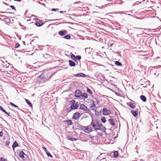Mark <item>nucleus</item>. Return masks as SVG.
Returning a JSON list of instances; mask_svg holds the SVG:
<instances>
[{
    "label": "nucleus",
    "mask_w": 161,
    "mask_h": 161,
    "mask_svg": "<svg viewBox=\"0 0 161 161\" xmlns=\"http://www.w3.org/2000/svg\"><path fill=\"white\" fill-rule=\"evenodd\" d=\"M89 125L87 126H80V129L85 132L89 133L92 131V128L91 126Z\"/></svg>",
    "instance_id": "obj_3"
},
{
    "label": "nucleus",
    "mask_w": 161,
    "mask_h": 161,
    "mask_svg": "<svg viewBox=\"0 0 161 161\" xmlns=\"http://www.w3.org/2000/svg\"><path fill=\"white\" fill-rule=\"evenodd\" d=\"M42 148L44 149V150L45 152H46H46H47L48 151L47 150V148L45 147H42Z\"/></svg>",
    "instance_id": "obj_38"
},
{
    "label": "nucleus",
    "mask_w": 161,
    "mask_h": 161,
    "mask_svg": "<svg viewBox=\"0 0 161 161\" xmlns=\"http://www.w3.org/2000/svg\"><path fill=\"white\" fill-rule=\"evenodd\" d=\"M140 99L143 102H146L147 100L146 97L144 95H142L140 96Z\"/></svg>",
    "instance_id": "obj_18"
},
{
    "label": "nucleus",
    "mask_w": 161,
    "mask_h": 161,
    "mask_svg": "<svg viewBox=\"0 0 161 161\" xmlns=\"http://www.w3.org/2000/svg\"><path fill=\"white\" fill-rule=\"evenodd\" d=\"M59 12L61 13V14H63V11H59Z\"/></svg>",
    "instance_id": "obj_56"
},
{
    "label": "nucleus",
    "mask_w": 161,
    "mask_h": 161,
    "mask_svg": "<svg viewBox=\"0 0 161 161\" xmlns=\"http://www.w3.org/2000/svg\"><path fill=\"white\" fill-rule=\"evenodd\" d=\"M39 77H40V78H41V79H42V77L41 78V76H39Z\"/></svg>",
    "instance_id": "obj_64"
},
{
    "label": "nucleus",
    "mask_w": 161,
    "mask_h": 161,
    "mask_svg": "<svg viewBox=\"0 0 161 161\" xmlns=\"http://www.w3.org/2000/svg\"><path fill=\"white\" fill-rule=\"evenodd\" d=\"M2 111L4 113H5L6 114H7L8 113L4 109Z\"/></svg>",
    "instance_id": "obj_44"
},
{
    "label": "nucleus",
    "mask_w": 161,
    "mask_h": 161,
    "mask_svg": "<svg viewBox=\"0 0 161 161\" xmlns=\"http://www.w3.org/2000/svg\"><path fill=\"white\" fill-rule=\"evenodd\" d=\"M81 97L82 98H84V99H86L88 97V95L86 93H84L81 94Z\"/></svg>",
    "instance_id": "obj_19"
},
{
    "label": "nucleus",
    "mask_w": 161,
    "mask_h": 161,
    "mask_svg": "<svg viewBox=\"0 0 161 161\" xmlns=\"http://www.w3.org/2000/svg\"><path fill=\"white\" fill-rule=\"evenodd\" d=\"M92 49L90 47L86 48L85 49V52L86 54H90L92 55Z\"/></svg>",
    "instance_id": "obj_8"
},
{
    "label": "nucleus",
    "mask_w": 161,
    "mask_h": 161,
    "mask_svg": "<svg viewBox=\"0 0 161 161\" xmlns=\"http://www.w3.org/2000/svg\"><path fill=\"white\" fill-rule=\"evenodd\" d=\"M63 38L69 40L71 36H70V35L69 34V35H67L64 36L63 37Z\"/></svg>",
    "instance_id": "obj_25"
},
{
    "label": "nucleus",
    "mask_w": 161,
    "mask_h": 161,
    "mask_svg": "<svg viewBox=\"0 0 161 161\" xmlns=\"http://www.w3.org/2000/svg\"><path fill=\"white\" fill-rule=\"evenodd\" d=\"M6 114L7 115L9 116H10V115L9 114V113H8L7 114Z\"/></svg>",
    "instance_id": "obj_54"
},
{
    "label": "nucleus",
    "mask_w": 161,
    "mask_h": 161,
    "mask_svg": "<svg viewBox=\"0 0 161 161\" xmlns=\"http://www.w3.org/2000/svg\"><path fill=\"white\" fill-rule=\"evenodd\" d=\"M87 92L91 94H92V92L89 88L88 87H87Z\"/></svg>",
    "instance_id": "obj_32"
},
{
    "label": "nucleus",
    "mask_w": 161,
    "mask_h": 161,
    "mask_svg": "<svg viewBox=\"0 0 161 161\" xmlns=\"http://www.w3.org/2000/svg\"><path fill=\"white\" fill-rule=\"evenodd\" d=\"M92 103L90 105V107L92 108V110H94L95 111H96L95 108L97 109V108L96 107L95 101L93 100H92Z\"/></svg>",
    "instance_id": "obj_11"
},
{
    "label": "nucleus",
    "mask_w": 161,
    "mask_h": 161,
    "mask_svg": "<svg viewBox=\"0 0 161 161\" xmlns=\"http://www.w3.org/2000/svg\"><path fill=\"white\" fill-rule=\"evenodd\" d=\"M69 62L70 66L71 67H74L75 66V64L73 61L71 60H69Z\"/></svg>",
    "instance_id": "obj_17"
},
{
    "label": "nucleus",
    "mask_w": 161,
    "mask_h": 161,
    "mask_svg": "<svg viewBox=\"0 0 161 161\" xmlns=\"http://www.w3.org/2000/svg\"><path fill=\"white\" fill-rule=\"evenodd\" d=\"M63 14H66V11H63Z\"/></svg>",
    "instance_id": "obj_52"
},
{
    "label": "nucleus",
    "mask_w": 161,
    "mask_h": 161,
    "mask_svg": "<svg viewBox=\"0 0 161 161\" xmlns=\"http://www.w3.org/2000/svg\"><path fill=\"white\" fill-rule=\"evenodd\" d=\"M0 16H1V17H5L6 16H4V15H2L1 14H0Z\"/></svg>",
    "instance_id": "obj_55"
},
{
    "label": "nucleus",
    "mask_w": 161,
    "mask_h": 161,
    "mask_svg": "<svg viewBox=\"0 0 161 161\" xmlns=\"http://www.w3.org/2000/svg\"><path fill=\"white\" fill-rule=\"evenodd\" d=\"M3 161H7V159H4V160H3Z\"/></svg>",
    "instance_id": "obj_58"
},
{
    "label": "nucleus",
    "mask_w": 161,
    "mask_h": 161,
    "mask_svg": "<svg viewBox=\"0 0 161 161\" xmlns=\"http://www.w3.org/2000/svg\"><path fill=\"white\" fill-rule=\"evenodd\" d=\"M9 6V7L11 8L12 9L14 10L15 11H16V8H15V7L14 6H13V5H10Z\"/></svg>",
    "instance_id": "obj_34"
},
{
    "label": "nucleus",
    "mask_w": 161,
    "mask_h": 161,
    "mask_svg": "<svg viewBox=\"0 0 161 161\" xmlns=\"http://www.w3.org/2000/svg\"><path fill=\"white\" fill-rule=\"evenodd\" d=\"M3 135V131H0V136L2 137Z\"/></svg>",
    "instance_id": "obj_40"
},
{
    "label": "nucleus",
    "mask_w": 161,
    "mask_h": 161,
    "mask_svg": "<svg viewBox=\"0 0 161 161\" xmlns=\"http://www.w3.org/2000/svg\"><path fill=\"white\" fill-rule=\"evenodd\" d=\"M4 21L6 23H8L10 22L11 20L10 19L7 18H4Z\"/></svg>",
    "instance_id": "obj_26"
},
{
    "label": "nucleus",
    "mask_w": 161,
    "mask_h": 161,
    "mask_svg": "<svg viewBox=\"0 0 161 161\" xmlns=\"http://www.w3.org/2000/svg\"><path fill=\"white\" fill-rule=\"evenodd\" d=\"M115 64L116 65L119 66H121L122 65V63L118 61H115Z\"/></svg>",
    "instance_id": "obj_22"
},
{
    "label": "nucleus",
    "mask_w": 161,
    "mask_h": 161,
    "mask_svg": "<svg viewBox=\"0 0 161 161\" xmlns=\"http://www.w3.org/2000/svg\"><path fill=\"white\" fill-rule=\"evenodd\" d=\"M129 12H130V13H132V11H129Z\"/></svg>",
    "instance_id": "obj_61"
},
{
    "label": "nucleus",
    "mask_w": 161,
    "mask_h": 161,
    "mask_svg": "<svg viewBox=\"0 0 161 161\" xmlns=\"http://www.w3.org/2000/svg\"><path fill=\"white\" fill-rule=\"evenodd\" d=\"M128 105L129 106V107L132 108H134L135 107V106H133V103L131 102L129 103Z\"/></svg>",
    "instance_id": "obj_29"
},
{
    "label": "nucleus",
    "mask_w": 161,
    "mask_h": 161,
    "mask_svg": "<svg viewBox=\"0 0 161 161\" xmlns=\"http://www.w3.org/2000/svg\"><path fill=\"white\" fill-rule=\"evenodd\" d=\"M101 120L102 121V122H103V123H105L106 122V119L105 118L104 116L102 117L101 118Z\"/></svg>",
    "instance_id": "obj_28"
},
{
    "label": "nucleus",
    "mask_w": 161,
    "mask_h": 161,
    "mask_svg": "<svg viewBox=\"0 0 161 161\" xmlns=\"http://www.w3.org/2000/svg\"><path fill=\"white\" fill-rule=\"evenodd\" d=\"M0 109L1 110H2V111L4 109L3 108V107L2 106H0Z\"/></svg>",
    "instance_id": "obj_46"
},
{
    "label": "nucleus",
    "mask_w": 161,
    "mask_h": 161,
    "mask_svg": "<svg viewBox=\"0 0 161 161\" xmlns=\"http://www.w3.org/2000/svg\"><path fill=\"white\" fill-rule=\"evenodd\" d=\"M65 121L67 122V124L68 125H72V122L70 120H66Z\"/></svg>",
    "instance_id": "obj_24"
},
{
    "label": "nucleus",
    "mask_w": 161,
    "mask_h": 161,
    "mask_svg": "<svg viewBox=\"0 0 161 161\" xmlns=\"http://www.w3.org/2000/svg\"><path fill=\"white\" fill-rule=\"evenodd\" d=\"M109 123L110 125H112V126L115 125V123L114 122V120L113 119H110L108 120Z\"/></svg>",
    "instance_id": "obj_20"
},
{
    "label": "nucleus",
    "mask_w": 161,
    "mask_h": 161,
    "mask_svg": "<svg viewBox=\"0 0 161 161\" xmlns=\"http://www.w3.org/2000/svg\"><path fill=\"white\" fill-rule=\"evenodd\" d=\"M67 31L66 30H62L58 31V34L61 36H64L67 33Z\"/></svg>",
    "instance_id": "obj_12"
},
{
    "label": "nucleus",
    "mask_w": 161,
    "mask_h": 161,
    "mask_svg": "<svg viewBox=\"0 0 161 161\" xmlns=\"http://www.w3.org/2000/svg\"><path fill=\"white\" fill-rule=\"evenodd\" d=\"M52 11H58L59 10V9L58 8H52L51 9Z\"/></svg>",
    "instance_id": "obj_36"
},
{
    "label": "nucleus",
    "mask_w": 161,
    "mask_h": 161,
    "mask_svg": "<svg viewBox=\"0 0 161 161\" xmlns=\"http://www.w3.org/2000/svg\"><path fill=\"white\" fill-rule=\"evenodd\" d=\"M47 22V21H46L45 22V23L44 24H43L42 22V20H40L39 21L36 22L35 23V25L37 26L40 27L42 26V25H43L44 23H45Z\"/></svg>",
    "instance_id": "obj_10"
},
{
    "label": "nucleus",
    "mask_w": 161,
    "mask_h": 161,
    "mask_svg": "<svg viewBox=\"0 0 161 161\" xmlns=\"http://www.w3.org/2000/svg\"><path fill=\"white\" fill-rule=\"evenodd\" d=\"M76 60L77 59L78 60H80L81 59V56L80 55H78L75 56Z\"/></svg>",
    "instance_id": "obj_33"
},
{
    "label": "nucleus",
    "mask_w": 161,
    "mask_h": 161,
    "mask_svg": "<svg viewBox=\"0 0 161 161\" xmlns=\"http://www.w3.org/2000/svg\"><path fill=\"white\" fill-rule=\"evenodd\" d=\"M0 66L2 67H3V68H4V67H5V65L3 64H0Z\"/></svg>",
    "instance_id": "obj_42"
},
{
    "label": "nucleus",
    "mask_w": 161,
    "mask_h": 161,
    "mask_svg": "<svg viewBox=\"0 0 161 161\" xmlns=\"http://www.w3.org/2000/svg\"><path fill=\"white\" fill-rule=\"evenodd\" d=\"M71 58L75 62L76 61V60L75 56L74 54H71Z\"/></svg>",
    "instance_id": "obj_27"
},
{
    "label": "nucleus",
    "mask_w": 161,
    "mask_h": 161,
    "mask_svg": "<svg viewBox=\"0 0 161 161\" xmlns=\"http://www.w3.org/2000/svg\"><path fill=\"white\" fill-rule=\"evenodd\" d=\"M14 1H17L18 2H20L21 1V0H14Z\"/></svg>",
    "instance_id": "obj_50"
},
{
    "label": "nucleus",
    "mask_w": 161,
    "mask_h": 161,
    "mask_svg": "<svg viewBox=\"0 0 161 161\" xmlns=\"http://www.w3.org/2000/svg\"><path fill=\"white\" fill-rule=\"evenodd\" d=\"M4 3L5 5H8V4H7V3Z\"/></svg>",
    "instance_id": "obj_59"
},
{
    "label": "nucleus",
    "mask_w": 161,
    "mask_h": 161,
    "mask_svg": "<svg viewBox=\"0 0 161 161\" xmlns=\"http://www.w3.org/2000/svg\"><path fill=\"white\" fill-rule=\"evenodd\" d=\"M23 44L24 45H25V42H23Z\"/></svg>",
    "instance_id": "obj_57"
},
{
    "label": "nucleus",
    "mask_w": 161,
    "mask_h": 161,
    "mask_svg": "<svg viewBox=\"0 0 161 161\" xmlns=\"http://www.w3.org/2000/svg\"><path fill=\"white\" fill-rule=\"evenodd\" d=\"M0 71L1 72H2V70H1V69H0Z\"/></svg>",
    "instance_id": "obj_62"
},
{
    "label": "nucleus",
    "mask_w": 161,
    "mask_h": 161,
    "mask_svg": "<svg viewBox=\"0 0 161 161\" xmlns=\"http://www.w3.org/2000/svg\"><path fill=\"white\" fill-rule=\"evenodd\" d=\"M59 19H54L53 20H49V21H57L59 20Z\"/></svg>",
    "instance_id": "obj_47"
},
{
    "label": "nucleus",
    "mask_w": 161,
    "mask_h": 161,
    "mask_svg": "<svg viewBox=\"0 0 161 161\" xmlns=\"http://www.w3.org/2000/svg\"><path fill=\"white\" fill-rule=\"evenodd\" d=\"M19 146V145L18 144V143L16 141H15L12 145L13 149L14 151L15 148L18 147Z\"/></svg>",
    "instance_id": "obj_15"
},
{
    "label": "nucleus",
    "mask_w": 161,
    "mask_h": 161,
    "mask_svg": "<svg viewBox=\"0 0 161 161\" xmlns=\"http://www.w3.org/2000/svg\"><path fill=\"white\" fill-rule=\"evenodd\" d=\"M99 103V102L97 100H96L95 102V104L96 105L98 104Z\"/></svg>",
    "instance_id": "obj_43"
},
{
    "label": "nucleus",
    "mask_w": 161,
    "mask_h": 161,
    "mask_svg": "<svg viewBox=\"0 0 161 161\" xmlns=\"http://www.w3.org/2000/svg\"><path fill=\"white\" fill-rule=\"evenodd\" d=\"M81 94V92L80 90L78 89L75 91V96L76 97H80Z\"/></svg>",
    "instance_id": "obj_7"
},
{
    "label": "nucleus",
    "mask_w": 161,
    "mask_h": 161,
    "mask_svg": "<svg viewBox=\"0 0 161 161\" xmlns=\"http://www.w3.org/2000/svg\"><path fill=\"white\" fill-rule=\"evenodd\" d=\"M128 15H129V16H131L132 17H133V16L132 15H131V14H128Z\"/></svg>",
    "instance_id": "obj_51"
},
{
    "label": "nucleus",
    "mask_w": 161,
    "mask_h": 161,
    "mask_svg": "<svg viewBox=\"0 0 161 161\" xmlns=\"http://www.w3.org/2000/svg\"><path fill=\"white\" fill-rule=\"evenodd\" d=\"M19 25H20V26H23V27L24 26L22 25L21 24V23H20V22H19Z\"/></svg>",
    "instance_id": "obj_53"
},
{
    "label": "nucleus",
    "mask_w": 161,
    "mask_h": 161,
    "mask_svg": "<svg viewBox=\"0 0 161 161\" xmlns=\"http://www.w3.org/2000/svg\"><path fill=\"white\" fill-rule=\"evenodd\" d=\"M10 142L9 141H7L6 142V145L7 146H8L10 144Z\"/></svg>",
    "instance_id": "obj_37"
},
{
    "label": "nucleus",
    "mask_w": 161,
    "mask_h": 161,
    "mask_svg": "<svg viewBox=\"0 0 161 161\" xmlns=\"http://www.w3.org/2000/svg\"><path fill=\"white\" fill-rule=\"evenodd\" d=\"M80 109L83 110L86 113H88L89 111V109L84 104H80Z\"/></svg>",
    "instance_id": "obj_5"
},
{
    "label": "nucleus",
    "mask_w": 161,
    "mask_h": 161,
    "mask_svg": "<svg viewBox=\"0 0 161 161\" xmlns=\"http://www.w3.org/2000/svg\"><path fill=\"white\" fill-rule=\"evenodd\" d=\"M1 61H2V62H3V63H4V62H3L2 60H1Z\"/></svg>",
    "instance_id": "obj_63"
},
{
    "label": "nucleus",
    "mask_w": 161,
    "mask_h": 161,
    "mask_svg": "<svg viewBox=\"0 0 161 161\" xmlns=\"http://www.w3.org/2000/svg\"><path fill=\"white\" fill-rule=\"evenodd\" d=\"M80 115L78 112H76L75 113L73 116L72 118L73 119L76 120L77 119H79L80 117Z\"/></svg>",
    "instance_id": "obj_6"
},
{
    "label": "nucleus",
    "mask_w": 161,
    "mask_h": 161,
    "mask_svg": "<svg viewBox=\"0 0 161 161\" xmlns=\"http://www.w3.org/2000/svg\"><path fill=\"white\" fill-rule=\"evenodd\" d=\"M102 112L103 114L104 115H108L111 114V111L106 108H103Z\"/></svg>",
    "instance_id": "obj_4"
},
{
    "label": "nucleus",
    "mask_w": 161,
    "mask_h": 161,
    "mask_svg": "<svg viewBox=\"0 0 161 161\" xmlns=\"http://www.w3.org/2000/svg\"><path fill=\"white\" fill-rule=\"evenodd\" d=\"M25 101L27 104L30 107L32 108V105L31 102L27 99H25Z\"/></svg>",
    "instance_id": "obj_21"
},
{
    "label": "nucleus",
    "mask_w": 161,
    "mask_h": 161,
    "mask_svg": "<svg viewBox=\"0 0 161 161\" xmlns=\"http://www.w3.org/2000/svg\"><path fill=\"white\" fill-rule=\"evenodd\" d=\"M97 133H98V135H99V136H102V132H99V133H98V132H97Z\"/></svg>",
    "instance_id": "obj_45"
},
{
    "label": "nucleus",
    "mask_w": 161,
    "mask_h": 161,
    "mask_svg": "<svg viewBox=\"0 0 161 161\" xmlns=\"http://www.w3.org/2000/svg\"><path fill=\"white\" fill-rule=\"evenodd\" d=\"M113 43H109L108 44V47H112V45H113Z\"/></svg>",
    "instance_id": "obj_39"
},
{
    "label": "nucleus",
    "mask_w": 161,
    "mask_h": 161,
    "mask_svg": "<svg viewBox=\"0 0 161 161\" xmlns=\"http://www.w3.org/2000/svg\"><path fill=\"white\" fill-rule=\"evenodd\" d=\"M131 112L134 117H136L137 116L138 114V111L137 110H131Z\"/></svg>",
    "instance_id": "obj_13"
},
{
    "label": "nucleus",
    "mask_w": 161,
    "mask_h": 161,
    "mask_svg": "<svg viewBox=\"0 0 161 161\" xmlns=\"http://www.w3.org/2000/svg\"><path fill=\"white\" fill-rule=\"evenodd\" d=\"M7 13V12H3V11L0 12V14H5V13Z\"/></svg>",
    "instance_id": "obj_48"
},
{
    "label": "nucleus",
    "mask_w": 161,
    "mask_h": 161,
    "mask_svg": "<svg viewBox=\"0 0 161 161\" xmlns=\"http://www.w3.org/2000/svg\"><path fill=\"white\" fill-rule=\"evenodd\" d=\"M70 103H72V105L70 106V109L69 112H70L73 109H77L79 106V104L78 102H75V100H72L70 101Z\"/></svg>",
    "instance_id": "obj_2"
},
{
    "label": "nucleus",
    "mask_w": 161,
    "mask_h": 161,
    "mask_svg": "<svg viewBox=\"0 0 161 161\" xmlns=\"http://www.w3.org/2000/svg\"><path fill=\"white\" fill-rule=\"evenodd\" d=\"M46 153L47 154V156L48 157H50L52 158H53V156L52 155H51V154L50 153V152H48V151H47V152H46Z\"/></svg>",
    "instance_id": "obj_30"
},
{
    "label": "nucleus",
    "mask_w": 161,
    "mask_h": 161,
    "mask_svg": "<svg viewBox=\"0 0 161 161\" xmlns=\"http://www.w3.org/2000/svg\"><path fill=\"white\" fill-rule=\"evenodd\" d=\"M119 155L118 152L117 151H114V157H117Z\"/></svg>",
    "instance_id": "obj_23"
},
{
    "label": "nucleus",
    "mask_w": 161,
    "mask_h": 161,
    "mask_svg": "<svg viewBox=\"0 0 161 161\" xmlns=\"http://www.w3.org/2000/svg\"><path fill=\"white\" fill-rule=\"evenodd\" d=\"M24 155H26L23 151H20L19 153V157L22 158H25Z\"/></svg>",
    "instance_id": "obj_14"
},
{
    "label": "nucleus",
    "mask_w": 161,
    "mask_h": 161,
    "mask_svg": "<svg viewBox=\"0 0 161 161\" xmlns=\"http://www.w3.org/2000/svg\"><path fill=\"white\" fill-rule=\"evenodd\" d=\"M90 125L92 126L95 130H100L103 132L105 131L106 128L100 121L92 119Z\"/></svg>",
    "instance_id": "obj_1"
},
{
    "label": "nucleus",
    "mask_w": 161,
    "mask_h": 161,
    "mask_svg": "<svg viewBox=\"0 0 161 161\" xmlns=\"http://www.w3.org/2000/svg\"><path fill=\"white\" fill-rule=\"evenodd\" d=\"M66 139L68 140H70L71 141H76L78 140L77 138H71L69 136H67L66 137Z\"/></svg>",
    "instance_id": "obj_16"
},
{
    "label": "nucleus",
    "mask_w": 161,
    "mask_h": 161,
    "mask_svg": "<svg viewBox=\"0 0 161 161\" xmlns=\"http://www.w3.org/2000/svg\"><path fill=\"white\" fill-rule=\"evenodd\" d=\"M10 104L12 106H14V107H15V108H16L18 109H19L17 105H15V104H14V103H12V102H10Z\"/></svg>",
    "instance_id": "obj_31"
},
{
    "label": "nucleus",
    "mask_w": 161,
    "mask_h": 161,
    "mask_svg": "<svg viewBox=\"0 0 161 161\" xmlns=\"http://www.w3.org/2000/svg\"><path fill=\"white\" fill-rule=\"evenodd\" d=\"M116 95H117L118 96H119V93H115Z\"/></svg>",
    "instance_id": "obj_49"
},
{
    "label": "nucleus",
    "mask_w": 161,
    "mask_h": 161,
    "mask_svg": "<svg viewBox=\"0 0 161 161\" xmlns=\"http://www.w3.org/2000/svg\"><path fill=\"white\" fill-rule=\"evenodd\" d=\"M74 76L77 77H85L86 76V75L83 73H80L75 75Z\"/></svg>",
    "instance_id": "obj_9"
},
{
    "label": "nucleus",
    "mask_w": 161,
    "mask_h": 161,
    "mask_svg": "<svg viewBox=\"0 0 161 161\" xmlns=\"http://www.w3.org/2000/svg\"><path fill=\"white\" fill-rule=\"evenodd\" d=\"M20 46V45L18 43H16L15 46V48H17L19 47Z\"/></svg>",
    "instance_id": "obj_35"
},
{
    "label": "nucleus",
    "mask_w": 161,
    "mask_h": 161,
    "mask_svg": "<svg viewBox=\"0 0 161 161\" xmlns=\"http://www.w3.org/2000/svg\"><path fill=\"white\" fill-rule=\"evenodd\" d=\"M4 157H1L0 158V161H3V160H4Z\"/></svg>",
    "instance_id": "obj_41"
},
{
    "label": "nucleus",
    "mask_w": 161,
    "mask_h": 161,
    "mask_svg": "<svg viewBox=\"0 0 161 161\" xmlns=\"http://www.w3.org/2000/svg\"><path fill=\"white\" fill-rule=\"evenodd\" d=\"M6 68L8 67V66H7V65H6Z\"/></svg>",
    "instance_id": "obj_60"
}]
</instances>
